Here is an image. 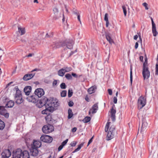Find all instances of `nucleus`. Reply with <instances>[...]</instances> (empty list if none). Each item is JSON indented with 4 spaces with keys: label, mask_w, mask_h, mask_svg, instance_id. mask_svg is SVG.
I'll return each mask as SVG.
<instances>
[{
    "label": "nucleus",
    "mask_w": 158,
    "mask_h": 158,
    "mask_svg": "<svg viewBox=\"0 0 158 158\" xmlns=\"http://www.w3.org/2000/svg\"><path fill=\"white\" fill-rule=\"evenodd\" d=\"M115 126L111 124L110 122H107L106 124L105 129V131L107 132L109 131L107 135V139L109 140L113 138L115 132Z\"/></svg>",
    "instance_id": "f257e3e1"
},
{
    "label": "nucleus",
    "mask_w": 158,
    "mask_h": 158,
    "mask_svg": "<svg viewBox=\"0 0 158 158\" xmlns=\"http://www.w3.org/2000/svg\"><path fill=\"white\" fill-rule=\"evenodd\" d=\"M142 75L144 80L148 79L150 76V72L149 70L147 62L146 60L143 64Z\"/></svg>",
    "instance_id": "f03ea898"
},
{
    "label": "nucleus",
    "mask_w": 158,
    "mask_h": 158,
    "mask_svg": "<svg viewBox=\"0 0 158 158\" xmlns=\"http://www.w3.org/2000/svg\"><path fill=\"white\" fill-rule=\"evenodd\" d=\"M146 103V98L142 96L140 97L138 101V109H142L145 106Z\"/></svg>",
    "instance_id": "7ed1b4c3"
},
{
    "label": "nucleus",
    "mask_w": 158,
    "mask_h": 158,
    "mask_svg": "<svg viewBox=\"0 0 158 158\" xmlns=\"http://www.w3.org/2000/svg\"><path fill=\"white\" fill-rule=\"evenodd\" d=\"M54 127L53 126L48 124L44 125L42 128L43 132L45 134H48L52 132L54 130Z\"/></svg>",
    "instance_id": "20e7f679"
},
{
    "label": "nucleus",
    "mask_w": 158,
    "mask_h": 158,
    "mask_svg": "<svg viewBox=\"0 0 158 158\" xmlns=\"http://www.w3.org/2000/svg\"><path fill=\"white\" fill-rule=\"evenodd\" d=\"M40 140L45 143H51L53 140L52 137L46 135H43L40 138Z\"/></svg>",
    "instance_id": "39448f33"
},
{
    "label": "nucleus",
    "mask_w": 158,
    "mask_h": 158,
    "mask_svg": "<svg viewBox=\"0 0 158 158\" xmlns=\"http://www.w3.org/2000/svg\"><path fill=\"white\" fill-rule=\"evenodd\" d=\"M58 105V101L57 99H52L49 100L48 106L53 108L56 107Z\"/></svg>",
    "instance_id": "423d86ee"
},
{
    "label": "nucleus",
    "mask_w": 158,
    "mask_h": 158,
    "mask_svg": "<svg viewBox=\"0 0 158 158\" xmlns=\"http://www.w3.org/2000/svg\"><path fill=\"white\" fill-rule=\"evenodd\" d=\"M74 41L72 40H66L62 44L63 46H66L69 49H71L73 48Z\"/></svg>",
    "instance_id": "0eeeda50"
},
{
    "label": "nucleus",
    "mask_w": 158,
    "mask_h": 158,
    "mask_svg": "<svg viewBox=\"0 0 158 158\" xmlns=\"http://www.w3.org/2000/svg\"><path fill=\"white\" fill-rule=\"evenodd\" d=\"M22 150L19 148L13 151L12 154L13 158H21L22 156Z\"/></svg>",
    "instance_id": "6e6552de"
},
{
    "label": "nucleus",
    "mask_w": 158,
    "mask_h": 158,
    "mask_svg": "<svg viewBox=\"0 0 158 158\" xmlns=\"http://www.w3.org/2000/svg\"><path fill=\"white\" fill-rule=\"evenodd\" d=\"M98 109V106L97 104H95L93 106L92 108L90 110L89 112V114L90 116L92 115L91 114L96 113Z\"/></svg>",
    "instance_id": "1a4fd4ad"
},
{
    "label": "nucleus",
    "mask_w": 158,
    "mask_h": 158,
    "mask_svg": "<svg viewBox=\"0 0 158 158\" xmlns=\"http://www.w3.org/2000/svg\"><path fill=\"white\" fill-rule=\"evenodd\" d=\"M11 153L9 149H5L1 154L2 158H8L11 155Z\"/></svg>",
    "instance_id": "9d476101"
},
{
    "label": "nucleus",
    "mask_w": 158,
    "mask_h": 158,
    "mask_svg": "<svg viewBox=\"0 0 158 158\" xmlns=\"http://www.w3.org/2000/svg\"><path fill=\"white\" fill-rule=\"evenodd\" d=\"M27 99L29 102L33 103H36L38 101L36 96L35 95L28 96L27 97Z\"/></svg>",
    "instance_id": "9b49d317"
},
{
    "label": "nucleus",
    "mask_w": 158,
    "mask_h": 158,
    "mask_svg": "<svg viewBox=\"0 0 158 158\" xmlns=\"http://www.w3.org/2000/svg\"><path fill=\"white\" fill-rule=\"evenodd\" d=\"M35 94L39 98L41 97L44 94L43 89L41 88H38L36 89L35 91Z\"/></svg>",
    "instance_id": "f8f14e48"
},
{
    "label": "nucleus",
    "mask_w": 158,
    "mask_h": 158,
    "mask_svg": "<svg viewBox=\"0 0 158 158\" xmlns=\"http://www.w3.org/2000/svg\"><path fill=\"white\" fill-rule=\"evenodd\" d=\"M48 101L49 100L46 97L41 99L39 101V103L40 104L41 106L42 107L44 105H46V104L48 106Z\"/></svg>",
    "instance_id": "ddd939ff"
},
{
    "label": "nucleus",
    "mask_w": 158,
    "mask_h": 158,
    "mask_svg": "<svg viewBox=\"0 0 158 158\" xmlns=\"http://www.w3.org/2000/svg\"><path fill=\"white\" fill-rule=\"evenodd\" d=\"M41 145V142L39 140H34L33 144L31 145L32 148H38Z\"/></svg>",
    "instance_id": "4468645a"
},
{
    "label": "nucleus",
    "mask_w": 158,
    "mask_h": 158,
    "mask_svg": "<svg viewBox=\"0 0 158 158\" xmlns=\"http://www.w3.org/2000/svg\"><path fill=\"white\" fill-rule=\"evenodd\" d=\"M35 73L28 74L25 75L23 77V79L24 81H28L31 79L34 76Z\"/></svg>",
    "instance_id": "2eb2a0df"
},
{
    "label": "nucleus",
    "mask_w": 158,
    "mask_h": 158,
    "mask_svg": "<svg viewBox=\"0 0 158 158\" xmlns=\"http://www.w3.org/2000/svg\"><path fill=\"white\" fill-rule=\"evenodd\" d=\"M116 113V110L113 108L112 107L110 110L111 118L112 120L113 121H114L115 119V114Z\"/></svg>",
    "instance_id": "dca6fc26"
},
{
    "label": "nucleus",
    "mask_w": 158,
    "mask_h": 158,
    "mask_svg": "<svg viewBox=\"0 0 158 158\" xmlns=\"http://www.w3.org/2000/svg\"><path fill=\"white\" fill-rule=\"evenodd\" d=\"M31 155L33 156H36L38 153V148H32L31 149Z\"/></svg>",
    "instance_id": "f3484780"
},
{
    "label": "nucleus",
    "mask_w": 158,
    "mask_h": 158,
    "mask_svg": "<svg viewBox=\"0 0 158 158\" xmlns=\"http://www.w3.org/2000/svg\"><path fill=\"white\" fill-rule=\"evenodd\" d=\"M31 90V87L30 86H27L24 88V91L26 95H28Z\"/></svg>",
    "instance_id": "a211bd4d"
},
{
    "label": "nucleus",
    "mask_w": 158,
    "mask_h": 158,
    "mask_svg": "<svg viewBox=\"0 0 158 158\" xmlns=\"http://www.w3.org/2000/svg\"><path fill=\"white\" fill-rule=\"evenodd\" d=\"M152 26V33L153 34V35L154 36H156L158 34V32L156 30V24L153 23V26Z\"/></svg>",
    "instance_id": "6ab92c4d"
},
{
    "label": "nucleus",
    "mask_w": 158,
    "mask_h": 158,
    "mask_svg": "<svg viewBox=\"0 0 158 158\" xmlns=\"http://www.w3.org/2000/svg\"><path fill=\"white\" fill-rule=\"evenodd\" d=\"M97 89V87L95 86H94L91 87L88 90V92L89 94H91L95 91Z\"/></svg>",
    "instance_id": "aec40b11"
},
{
    "label": "nucleus",
    "mask_w": 158,
    "mask_h": 158,
    "mask_svg": "<svg viewBox=\"0 0 158 158\" xmlns=\"http://www.w3.org/2000/svg\"><path fill=\"white\" fill-rule=\"evenodd\" d=\"M53 13L55 15L56 19H57L60 16V14L58 8L55 7L53 9Z\"/></svg>",
    "instance_id": "412c9836"
},
{
    "label": "nucleus",
    "mask_w": 158,
    "mask_h": 158,
    "mask_svg": "<svg viewBox=\"0 0 158 158\" xmlns=\"http://www.w3.org/2000/svg\"><path fill=\"white\" fill-rule=\"evenodd\" d=\"M15 100L16 103L18 104H21L23 101V100L22 98V97H15Z\"/></svg>",
    "instance_id": "4be33fe9"
},
{
    "label": "nucleus",
    "mask_w": 158,
    "mask_h": 158,
    "mask_svg": "<svg viewBox=\"0 0 158 158\" xmlns=\"http://www.w3.org/2000/svg\"><path fill=\"white\" fill-rule=\"evenodd\" d=\"M106 37L107 40L110 44H111L114 43L113 40L111 38V35L109 34H106Z\"/></svg>",
    "instance_id": "5701e85b"
},
{
    "label": "nucleus",
    "mask_w": 158,
    "mask_h": 158,
    "mask_svg": "<svg viewBox=\"0 0 158 158\" xmlns=\"http://www.w3.org/2000/svg\"><path fill=\"white\" fill-rule=\"evenodd\" d=\"M22 156L23 158H30L29 153L26 151H24L22 152Z\"/></svg>",
    "instance_id": "b1692460"
},
{
    "label": "nucleus",
    "mask_w": 158,
    "mask_h": 158,
    "mask_svg": "<svg viewBox=\"0 0 158 158\" xmlns=\"http://www.w3.org/2000/svg\"><path fill=\"white\" fill-rule=\"evenodd\" d=\"M22 97L21 91L18 88H16V93L15 97Z\"/></svg>",
    "instance_id": "393cba45"
},
{
    "label": "nucleus",
    "mask_w": 158,
    "mask_h": 158,
    "mask_svg": "<svg viewBox=\"0 0 158 158\" xmlns=\"http://www.w3.org/2000/svg\"><path fill=\"white\" fill-rule=\"evenodd\" d=\"M14 105V102L12 100L8 102L6 105V106L8 108L13 107Z\"/></svg>",
    "instance_id": "a878e982"
},
{
    "label": "nucleus",
    "mask_w": 158,
    "mask_h": 158,
    "mask_svg": "<svg viewBox=\"0 0 158 158\" xmlns=\"http://www.w3.org/2000/svg\"><path fill=\"white\" fill-rule=\"evenodd\" d=\"M148 126V124L146 122L144 121L143 122L141 130V131L145 130L146 127H147Z\"/></svg>",
    "instance_id": "bb28decb"
},
{
    "label": "nucleus",
    "mask_w": 158,
    "mask_h": 158,
    "mask_svg": "<svg viewBox=\"0 0 158 158\" xmlns=\"http://www.w3.org/2000/svg\"><path fill=\"white\" fill-rule=\"evenodd\" d=\"M7 112V110L5 109V107L3 106H0V114L3 115Z\"/></svg>",
    "instance_id": "cd10ccee"
},
{
    "label": "nucleus",
    "mask_w": 158,
    "mask_h": 158,
    "mask_svg": "<svg viewBox=\"0 0 158 158\" xmlns=\"http://www.w3.org/2000/svg\"><path fill=\"white\" fill-rule=\"evenodd\" d=\"M18 31L21 33V35H22L24 34L25 32V28L20 27H18Z\"/></svg>",
    "instance_id": "c85d7f7f"
},
{
    "label": "nucleus",
    "mask_w": 158,
    "mask_h": 158,
    "mask_svg": "<svg viewBox=\"0 0 158 158\" xmlns=\"http://www.w3.org/2000/svg\"><path fill=\"white\" fill-rule=\"evenodd\" d=\"M65 73L63 69V68L59 70L58 72V75L60 76L63 77L64 76Z\"/></svg>",
    "instance_id": "c756f323"
},
{
    "label": "nucleus",
    "mask_w": 158,
    "mask_h": 158,
    "mask_svg": "<svg viewBox=\"0 0 158 158\" xmlns=\"http://www.w3.org/2000/svg\"><path fill=\"white\" fill-rule=\"evenodd\" d=\"M84 144V142L82 143L81 144L78 145V147L77 148L75 149L74 151L73 152V153H74L78 151L83 146Z\"/></svg>",
    "instance_id": "7c9ffc66"
},
{
    "label": "nucleus",
    "mask_w": 158,
    "mask_h": 158,
    "mask_svg": "<svg viewBox=\"0 0 158 158\" xmlns=\"http://www.w3.org/2000/svg\"><path fill=\"white\" fill-rule=\"evenodd\" d=\"M68 118L70 119L73 116V113L72 111V110L70 109H69L68 110Z\"/></svg>",
    "instance_id": "2f4dec72"
},
{
    "label": "nucleus",
    "mask_w": 158,
    "mask_h": 158,
    "mask_svg": "<svg viewBox=\"0 0 158 158\" xmlns=\"http://www.w3.org/2000/svg\"><path fill=\"white\" fill-rule=\"evenodd\" d=\"M91 119V118L90 117L86 116L84 118L83 121L84 123H87L90 121Z\"/></svg>",
    "instance_id": "473e14b6"
},
{
    "label": "nucleus",
    "mask_w": 158,
    "mask_h": 158,
    "mask_svg": "<svg viewBox=\"0 0 158 158\" xmlns=\"http://www.w3.org/2000/svg\"><path fill=\"white\" fill-rule=\"evenodd\" d=\"M62 68L65 73L70 72L72 70V68L70 67H65Z\"/></svg>",
    "instance_id": "72a5a7b5"
},
{
    "label": "nucleus",
    "mask_w": 158,
    "mask_h": 158,
    "mask_svg": "<svg viewBox=\"0 0 158 158\" xmlns=\"http://www.w3.org/2000/svg\"><path fill=\"white\" fill-rule=\"evenodd\" d=\"M5 126V123L3 121L0 119V130H3Z\"/></svg>",
    "instance_id": "f704fd0d"
},
{
    "label": "nucleus",
    "mask_w": 158,
    "mask_h": 158,
    "mask_svg": "<svg viewBox=\"0 0 158 158\" xmlns=\"http://www.w3.org/2000/svg\"><path fill=\"white\" fill-rule=\"evenodd\" d=\"M65 77L68 80H71L72 79V77L71 75L69 73L66 74L65 76Z\"/></svg>",
    "instance_id": "c9c22d12"
},
{
    "label": "nucleus",
    "mask_w": 158,
    "mask_h": 158,
    "mask_svg": "<svg viewBox=\"0 0 158 158\" xmlns=\"http://www.w3.org/2000/svg\"><path fill=\"white\" fill-rule=\"evenodd\" d=\"M67 91L66 90H63L61 93V96L62 97H64L66 95Z\"/></svg>",
    "instance_id": "e433bc0d"
},
{
    "label": "nucleus",
    "mask_w": 158,
    "mask_h": 158,
    "mask_svg": "<svg viewBox=\"0 0 158 158\" xmlns=\"http://www.w3.org/2000/svg\"><path fill=\"white\" fill-rule=\"evenodd\" d=\"M130 79L131 83V84L132 81V69L131 67L130 69Z\"/></svg>",
    "instance_id": "4c0bfd02"
},
{
    "label": "nucleus",
    "mask_w": 158,
    "mask_h": 158,
    "mask_svg": "<svg viewBox=\"0 0 158 158\" xmlns=\"http://www.w3.org/2000/svg\"><path fill=\"white\" fill-rule=\"evenodd\" d=\"M122 8L123 10L124 15L125 16H126L127 15L126 8L125 6H122Z\"/></svg>",
    "instance_id": "58836bf2"
},
{
    "label": "nucleus",
    "mask_w": 158,
    "mask_h": 158,
    "mask_svg": "<svg viewBox=\"0 0 158 158\" xmlns=\"http://www.w3.org/2000/svg\"><path fill=\"white\" fill-rule=\"evenodd\" d=\"M155 74L156 75H158V64H156V65Z\"/></svg>",
    "instance_id": "ea45409f"
},
{
    "label": "nucleus",
    "mask_w": 158,
    "mask_h": 158,
    "mask_svg": "<svg viewBox=\"0 0 158 158\" xmlns=\"http://www.w3.org/2000/svg\"><path fill=\"white\" fill-rule=\"evenodd\" d=\"M73 94V92H72V90H70L69 89L68 90V96L70 98L71 97Z\"/></svg>",
    "instance_id": "a19ab883"
},
{
    "label": "nucleus",
    "mask_w": 158,
    "mask_h": 158,
    "mask_svg": "<svg viewBox=\"0 0 158 158\" xmlns=\"http://www.w3.org/2000/svg\"><path fill=\"white\" fill-rule=\"evenodd\" d=\"M60 87L61 89H65L66 87V85L65 83H62L60 85Z\"/></svg>",
    "instance_id": "79ce46f5"
},
{
    "label": "nucleus",
    "mask_w": 158,
    "mask_h": 158,
    "mask_svg": "<svg viewBox=\"0 0 158 158\" xmlns=\"http://www.w3.org/2000/svg\"><path fill=\"white\" fill-rule=\"evenodd\" d=\"M74 13L76 15H77V19L80 22L81 24V22L80 19V14L78 13H77V12H75Z\"/></svg>",
    "instance_id": "37998d69"
},
{
    "label": "nucleus",
    "mask_w": 158,
    "mask_h": 158,
    "mask_svg": "<svg viewBox=\"0 0 158 158\" xmlns=\"http://www.w3.org/2000/svg\"><path fill=\"white\" fill-rule=\"evenodd\" d=\"M48 110L47 109H45L44 110H43L42 111V114H48Z\"/></svg>",
    "instance_id": "c03bdc74"
},
{
    "label": "nucleus",
    "mask_w": 158,
    "mask_h": 158,
    "mask_svg": "<svg viewBox=\"0 0 158 158\" xmlns=\"http://www.w3.org/2000/svg\"><path fill=\"white\" fill-rule=\"evenodd\" d=\"M142 5L145 7V9L146 10H148V4L146 2H144L142 4Z\"/></svg>",
    "instance_id": "a18cd8bd"
},
{
    "label": "nucleus",
    "mask_w": 158,
    "mask_h": 158,
    "mask_svg": "<svg viewBox=\"0 0 158 158\" xmlns=\"http://www.w3.org/2000/svg\"><path fill=\"white\" fill-rule=\"evenodd\" d=\"M104 19L106 21H109L108 19V14L107 13L105 14Z\"/></svg>",
    "instance_id": "49530a36"
},
{
    "label": "nucleus",
    "mask_w": 158,
    "mask_h": 158,
    "mask_svg": "<svg viewBox=\"0 0 158 158\" xmlns=\"http://www.w3.org/2000/svg\"><path fill=\"white\" fill-rule=\"evenodd\" d=\"M68 139H67L65 140L63 142L61 143V145H62L63 146H64V145H65L67 143L68 141Z\"/></svg>",
    "instance_id": "de8ad7c7"
},
{
    "label": "nucleus",
    "mask_w": 158,
    "mask_h": 158,
    "mask_svg": "<svg viewBox=\"0 0 158 158\" xmlns=\"http://www.w3.org/2000/svg\"><path fill=\"white\" fill-rule=\"evenodd\" d=\"M73 104L74 103L72 101H70L68 102V105L70 107L72 106Z\"/></svg>",
    "instance_id": "09e8293b"
},
{
    "label": "nucleus",
    "mask_w": 158,
    "mask_h": 158,
    "mask_svg": "<svg viewBox=\"0 0 158 158\" xmlns=\"http://www.w3.org/2000/svg\"><path fill=\"white\" fill-rule=\"evenodd\" d=\"M2 115L4 116L5 118H8L9 117V114L8 113L6 112L5 113V114H3Z\"/></svg>",
    "instance_id": "8fccbe9b"
},
{
    "label": "nucleus",
    "mask_w": 158,
    "mask_h": 158,
    "mask_svg": "<svg viewBox=\"0 0 158 158\" xmlns=\"http://www.w3.org/2000/svg\"><path fill=\"white\" fill-rule=\"evenodd\" d=\"M77 142L74 141H73L71 142L70 143V145L72 147L75 146Z\"/></svg>",
    "instance_id": "3c124183"
},
{
    "label": "nucleus",
    "mask_w": 158,
    "mask_h": 158,
    "mask_svg": "<svg viewBox=\"0 0 158 158\" xmlns=\"http://www.w3.org/2000/svg\"><path fill=\"white\" fill-rule=\"evenodd\" d=\"M93 136L89 140L88 142V145H87V146H88L89 144L91 143L93 141Z\"/></svg>",
    "instance_id": "603ef678"
},
{
    "label": "nucleus",
    "mask_w": 158,
    "mask_h": 158,
    "mask_svg": "<svg viewBox=\"0 0 158 158\" xmlns=\"http://www.w3.org/2000/svg\"><path fill=\"white\" fill-rule=\"evenodd\" d=\"M108 91L109 95H112V91L111 89H108Z\"/></svg>",
    "instance_id": "864d4df0"
},
{
    "label": "nucleus",
    "mask_w": 158,
    "mask_h": 158,
    "mask_svg": "<svg viewBox=\"0 0 158 158\" xmlns=\"http://www.w3.org/2000/svg\"><path fill=\"white\" fill-rule=\"evenodd\" d=\"M63 146L62 145H61L59 146V148H58V150L59 151H60L63 148Z\"/></svg>",
    "instance_id": "5fc2aeb1"
},
{
    "label": "nucleus",
    "mask_w": 158,
    "mask_h": 158,
    "mask_svg": "<svg viewBox=\"0 0 158 158\" xmlns=\"http://www.w3.org/2000/svg\"><path fill=\"white\" fill-rule=\"evenodd\" d=\"M117 99L116 97H114V102L115 104L117 103Z\"/></svg>",
    "instance_id": "6e6d98bb"
},
{
    "label": "nucleus",
    "mask_w": 158,
    "mask_h": 158,
    "mask_svg": "<svg viewBox=\"0 0 158 158\" xmlns=\"http://www.w3.org/2000/svg\"><path fill=\"white\" fill-rule=\"evenodd\" d=\"M77 129V128L75 127L72 129V131L73 132H74L76 131Z\"/></svg>",
    "instance_id": "4d7b16f0"
},
{
    "label": "nucleus",
    "mask_w": 158,
    "mask_h": 158,
    "mask_svg": "<svg viewBox=\"0 0 158 158\" xmlns=\"http://www.w3.org/2000/svg\"><path fill=\"white\" fill-rule=\"evenodd\" d=\"M72 75L74 77L76 78H77V75L76 73H72Z\"/></svg>",
    "instance_id": "13d9d810"
},
{
    "label": "nucleus",
    "mask_w": 158,
    "mask_h": 158,
    "mask_svg": "<svg viewBox=\"0 0 158 158\" xmlns=\"http://www.w3.org/2000/svg\"><path fill=\"white\" fill-rule=\"evenodd\" d=\"M85 100L87 102H89V99L88 97L87 96H86V97L85 98Z\"/></svg>",
    "instance_id": "bf43d9fd"
},
{
    "label": "nucleus",
    "mask_w": 158,
    "mask_h": 158,
    "mask_svg": "<svg viewBox=\"0 0 158 158\" xmlns=\"http://www.w3.org/2000/svg\"><path fill=\"white\" fill-rule=\"evenodd\" d=\"M138 45H139V44H138V43L137 42H136L135 44V49H137L138 48Z\"/></svg>",
    "instance_id": "052dcab7"
},
{
    "label": "nucleus",
    "mask_w": 158,
    "mask_h": 158,
    "mask_svg": "<svg viewBox=\"0 0 158 158\" xmlns=\"http://www.w3.org/2000/svg\"><path fill=\"white\" fill-rule=\"evenodd\" d=\"M57 81H56V80L54 81L53 82V85H56L57 84Z\"/></svg>",
    "instance_id": "680f3d73"
},
{
    "label": "nucleus",
    "mask_w": 158,
    "mask_h": 158,
    "mask_svg": "<svg viewBox=\"0 0 158 158\" xmlns=\"http://www.w3.org/2000/svg\"><path fill=\"white\" fill-rule=\"evenodd\" d=\"M143 56H140L139 57V60L141 61H143Z\"/></svg>",
    "instance_id": "e2e57ef3"
},
{
    "label": "nucleus",
    "mask_w": 158,
    "mask_h": 158,
    "mask_svg": "<svg viewBox=\"0 0 158 158\" xmlns=\"http://www.w3.org/2000/svg\"><path fill=\"white\" fill-rule=\"evenodd\" d=\"M138 35H135L134 37V39L135 40H136L138 38Z\"/></svg>",
    "instance_id": "0e129e2a"
},
{
    "label": "nucleus",
    "mask_w": 158,
    "mask_h": 158,
    "mask_svg": "<svg viewBox=\"0 0 158 158\" xmlns=\"http://www.w3.org/2000/svg\"><path fill=\"white\" fill-rule=\"evenodd\" d=\"M40 70L39 69H35L33 70L32 71H31V72H33V71H38Z\"/></svg>",
    "instance_id": "69168bd1"
},
{
    "label": "nucleus",
    "mask_w": 158,
    "mask_h": 158,
    "mask_svg": "<svg viewBox=\"0 0 158 158\" xmlns=\"http://www.w3.org/2000/svg\"><path fill=\"white\" fill-rule=\"evenodd\" d=\"M34 55V54H29L27 56L28 57H31L32 56Z\"/></svg>",
    "instance_id": "338daca9"
},
{
    "label": "nucleus",
    "mask_w": 158,
    "mask_h": 158,
    "mask_svg": "<svg viewBox=\"0 0 158 158\" xmlns=\"http://www.w3.org/2000/svg\"><path fill=\"white\" fill-rule=\"evenodd\" d=\"M106 27H108L109 24V21H106Z\"/></svg>",
    "instance_id": "774afa93"
}]
</instances>
